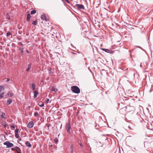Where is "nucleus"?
<instances>
[{
    "mask_svg": "<svg viewBox=\"0 0 153 153\" xmlns=\"http://www.w3.org/2000/svg\"><path fill=\"white\" fill-rule=\"evenodd\" d=\"M72 91L74 93L79 94L80 92V89L78 87L76 86H73L71 87Z\"/></svg>",
    "mask_w": 153,
    "mask_h": 153,
    "instance_id": "nucleus-1",
    "label": "nucleus"
},
{
    "mask_svg": "<svg viewBox=\"0 0 153 153\" xmlns=\"http://www.w3.org/2000/svg\"><path fill=\"white\" fill-rule=\"evenodd\" d=\"M3 144L4 145L7 146V148H9L10 147H13L14 146V145L12 143H11L9 141H7L4 142Z\"/></svg>",
    "mask_w": 153,
    "mask_h": 153,
    "instance_id": "nucleus-2",
    "label": "nucleus"
},
{
    "mask_svg": "<svg viewBox=\"0 0 153 153\" xmlns=\"http://www.w3.org/2000/svg\"><path fill=\"white\" fill-rule=\"evenodd\" d=\"M71 128V123H68L67 124L66 127V128L67 130V132L69 133H70Z\"/></svg>",
    "mask_w": 153,
    "mask_h": 153,
    "instance_id": "nucleus-3",
    "label": "nucleus"
},
{
    "mask_svg": "<svg viewBox=\"0 0 153 153\" xmlns=\"http://www.w3.org/2000/svg\"><path fill=\"white\" fill-rule=\"evenodd\" d=\"M34 124V123L33 121H31L28 123L27 126L29 128H31L33 127Z\"/></svg>",
    "mask_w": 153,
    "mask_h": 153,
    "instance_id": "nucleus-4",
    "label": "nucleus"
},
{
    "mask_svg": "<svg viewBox=\"0 0 153 153\" xmlns=\"http://www.w3.org/2000/svg\"><path fill=\"white\" fill-rule=\"evenodd\" d=\"M76 6L78 8L83 10H84L85 7L84 5L82 4H76Z\"/></svg>",
    "mask_w": 153,
    "mask_h": 153,
    "instance_id": "nucleus-5",
    "label": "nucleus"
},
{
    "mask_svg": "<svg viewBox=\"0 0 153 153\" xmlns=\"http://www.w3.org/2000/svg\"><path fill=\"white\" fill-rule=\"evenodd\" d=\"M34 96L33 97L34 98H36L38 94V92L37 91H33Z\"/></svg>",
    "mask_w": 153,
    "mask_h": 153,
    "instance_id": "nucleus-6",
    "label": "nucleus"
},
{
    "mask_svg": "<svg viewBox=\"0 0 153 153\" xmlns=\"http://www.w3.org/2000/svg\"><path fill=\"white\" fill-rule=\"evenodd\" d=\"M25 144L26 146L27 147H28L29 148L31 146V144L28 141H26L25 142Z\"/></svg>",
    "mask_w": 153,
    "mask_h": 153,
    "instance_id": "nucleus-7",
    "label": "nucleus"
},
{
    "mask_svg": "<svg viewBox=\"0 0 153 153\" xmlns=\"http://www.w3.org/2000/svg\"><path fill=\"white\" fill-rule=\"evenodd\" d=\"M101 49L102 50L105 51V52H106L107 53H110V52H111V51H110L108 49L103 48H101Z\"/></svg>",
    "mask_w": 153,
    "mask_h": 153,
    "instance_id": "nucleus-8",
    "label": "nucleus"
},
{
    "mask_svg": "<svg viewBox=\"0 0 153 153\" xmlns=\"http://www.w3.org/2000/svg\"><path fill=\"white\" fill-rule=\"evenodd\" d=\"M30 17H31V16H30V14L28 13L27 14V22H28L30 21Z\"/></svg>",
    "mask_w": 153,
    "mask_h": 153,
    "instance_id": "nucleus-9",
    "label": "nucleus"
},
{
    "mask_svg": "<svg viewBox=\"0 0 153 153\" xmlns=\"http://www.w3.org/2000/svg\"><path fill=\"white\" fill-rule=\"evenodd\" d=\"M12 101L11 99H9L7 100L6 104L7 105H10L12 102Z\"/></svg>",
    "mask_w": 153,
    "mask_h": 153,
    "instance_id": "nucleus-10",
    "label": "nucleus"
},
{
    "mask_svg": "<svg viewBox=\"0 0 153 153\" xmlns=\"http://www.w3.org/2000/svg\"><path fill=\"white\" fill-rule=\"evenodd\" d=\"M15 136L17 138L19 139L20 140H21V138H20L18 133H15Z\"/></svg>",
    "mask_w": 153,
    "mask_h": 153,
    "instance_id": "nucleus-11",
    "label": "nucleus"
},
{
    "mask_svg": "<svg viewBox=\"0 0 153 153\" xmlns=\"http://www.w3.org/2000/svg\"><path fill=\"white\" fill-rule=\"evenodd\" d=\"M41 18L42 19H45L46 21H47V18L45 17V15H43L41 16Z\"/></svg>",
    "mask_w": 153,
    "mask_h": 153,
    "instance_id": "nucleus-12",
    "label": "nucleus"
},
{
    "mask_svg": "<svg viewBox=\"0 0 153 153\" xmlns=\"http://www.w3.org/2000/svg\"><path fill=\"white\" fill-rule=\"evenodd\" d=\"M31 86L33 90L34 91V90L36 88V85H35V84L33 83L32 84Z\"/></svg>",
    "mask_w": 153,
    "mask_h": 153,
    "instance_id": "nucleus-13",
    "label": "nucleus"
},
{
    "mask_svg": "<svg viewBox=\"0 0 153 153\" xmlns=\"http://www.w3.org/2000/svg\"><path fill=\"white\" fill-rule=\"evenodd\" d=\"M51 90L52 91L56 92L57 91V89L55 87H53L51 88Z\"/></svg>",
    "mask_w": 153,
    "mask_h": 153,
    "instance_id": "nucleus-14",
    "label": "nucleus"
},
{
    "mask_svg": "<svg viewBox=\"0 0 153 153\" xmlns=\"http://www.w3.org/2000/svg\"><path fill=\"white\" fill-rule=\"evenodd\" d=\"M31 65L30 64L28 65V67L27 69V71H29L30 69L31 68Z\"/></svg>",
    "mask_w": 153,
    "mask_h": 153,
    "instance_id": "nucleus-15",
    "label": "nucleus"
},
{
    "mask_svg": "<svg viewBox=\"0 0 153 153\" xmlns=\"http://www.w3.org/2000/svg\"><path fill=\"white\" fill-rule=\"evenodd\" d=\"M16 151L17 153H22L21 150L19 147V148L17 149Z\"/></svg>",
    "mask_w": 153,
    "mask_h": 153,
    "instance_id": "nucleus-16",
    "label": "nucleus"
},
{
    "mask_svg": "<svg viewBox=\"0 0 153 153\" xmlns=\"http://www.w3.org/2000/svg\"><path fill=\"white\" fill-rule=\"evenodd\" d=\"M2 125L3 126H4V127L6 128L7 127V123L6 122H4L2 123Z\"/></svg>",
    "mask_w": 153,
    "mask_h": 153,
    "instance_id": "nucleus-17",
    "label": "nucleus"
},
{
    "mask_svg": "<svg viewBox=\"0 0 153 153\" xmlns=\"http://www.w3.org/2000/svg\"><path fill=\"white\" fill-rule=\"evenodd\" d=\"M4 90V87L1 86H0V93L1 92V91H3Z\"/></svg>",
    "mask_w": 153,
    "mask_h": 153,
    "instance_id": "nucleus-18",
    "label": "nucleus"
},
{
    "mask_svg": "<svg viewBox=\"0 0 153 153\" xmlns=\"http://www.w3.org/2000/svg\"><path fill=\"white\" fill-rule=\"evenodd\" d=\"M1 117L2 118H6L5 117V114L4 113H3L2 115L1 116Z\"/></svg>",
    "mask_w": 153,
    "mask_h": 153,
    "instance_id": "nucleus-19",
    "label": "nucleus"
},
{
    "mask_svg": "<svg viewBox=\"0 0 153 153\" xmlns=\"http://www.w3.org/2000/svg\"><path fill=\"white\" fill-rule=\"evenodd\" d=\"M19 148V147L17 146H16L13 148H12L11 149V150L12 151L14 150V151H16V150L17 149Z\"/></svg>",
    "mask_w": 153,
    "mask_h": 153,
    "instance_id": "nucleus-20",
    "label": "nucleus"
},
{
    "mask_svg": "<svg viewBox=\"0 0 153 153\" xmlns=\"http://www.w3.org/2000/svg\"><path fill=\"white\" fill-rule=\"evenodd\" d=\"M36 12V11L35 10H33L30 13L31 14H33L35 13Z\"/></svg>",
    "mask_w": 153,
    "mask_h": 153,
    "instance_id": "nucleus-21",
    "label": "nucleus"
},
{
    "mask_svg": "<svg viewBox=\"0 0 153 153\" xmlns=\"http://www.w3.org/2000/svg\"><path fill=\"white\" fill-rule=\"evenodd\" d=\"M20 49L21 51V55H23V48H20Z\"/></svg>",
    "mask_w": 153,
    "mask_h": 153,
    "instance_id": "nucleus-22",
    "label": "nucleus"
},
{
    "mask_svg": "<svg viewBox=\"0 0 153 153\" xmlns=\"http://www.w3.org/2000/svg\"><path fill=\"white\" fill-rule=\"evenodd\" d=\"M39 114L37 112H35V113L34 114V116L35 117H37L38 115Z\"/></svg>",
    "mask_w": 153,
    "mask_h": 153,
    "instance_id": "nucleus-23",
    "label": "nucleus"
},
{
    "mask_svg": "<svg viewBox=\"0 0 153 153\" xmlns=\"http://www.w3.org/2000/svg\"><path fill=\"white\" fill-rule=\"evenodd\" d=\"M36 24H37V22H36V21H33L32 23V24L33 25H36Z\"/></svg>",
    "mask_w": 153,
    "mask_h": 153,
    "instance_id": "nucleus-24",
    "label": "nucleus"
},
{
    "mask_svg": "<svg viewBox=\"0 0 153 153\" xmlns=\"http://www.w3.org/2000/svg\"><path fill=\"white\" fill-rule=\"evenodd\" d=\"M11 35V33L10 31L8 32L6 34L7 36H8L10 35Z\"/></svg>",
    "mask_w": 153,
    "mask_h": 153,
    "instance_id": "nucleus-25",
    "label": "nucleus"
},
{
    "mask_svg": "<svg viewBox=\"0 0 153 153\" xmlns=\"http://www.w3.org/2000/svg\"><path fill=\"white\" fill-rule=\"evenodd\" d=\"M4 94V93L0 94V99H1L3 97V95Z\"/></svg>",
    "mask_w": 153,
    "mask_h": 153,
    "instance_id": "nucleus-26",
    "label": "nucleus"
},
{
    "mask_svg": "<svg viewBox=\"0 0 153 153\" xmlns=\"http://www.w3.org/2000/svg\"><path fill=\"white\" fill-rule=\"evenodd\" d=\"M19 131V130L18 129L16 128V130H15V133H18Z\"/></svg>",
    "mask_w": 153,
    "mask_h": 153,
    "instance_id": "nucleus-27",
    "label": "nucleus"
},
{
    "mask_svg": "<svg viewBox=\"0 0 153 153\" xmlns=\"http://www.w3.org/2000/svg\"><path fill=\"white\" fill-rule=\"evenodd\" d=\"M13 95V93H9L8 94V95L10 97H12Z\"/></svg>",
    "mask_w": 153,
    "mask_h": 153,
    "instance_id": "nucleus-28",
    "label": "nucleus"
},
{
    "mask_svg": "<svg viewBox=\"0 0 153 153\" xmlns=\"http://www.w3.org/2000/svg\"><path fill=\"white\" fill-rule=\"evenodd\" d=\"M39 105L41 107H42L44 106V104L43 103H42L41 105L39 104Z\"/></svg>",
    "mask_w": 153,
    "mask_h": 153,
    "instance_id": "nucleus-29",
    "label": "nucleus"
},
{
    "mask_svg": "<svg viewBox=\"0 0 153 153\" xmlns=\"http://www.w3.org/2000/svg\"><path fill=\"white\" fill-rule=\"evenodd\" d=\"M54 141H55V143H57L58 142V140L57 139H55L54 140Z\"/></svg>",
    "mask_w": 153,
    "mask_h": 153,
    "instance_id": "nucleus-30",
    "label": "nucleus"
},
{
    "mask_svg": "<svg viewBox=\"0 0 153 153\" xmlns=\"http://www.w3.org/2000/svg\"><path fill=\"white\" fill-rule=\"evenodd\" d=\"M11 128H12V129H14L15 128V126L14 125H12L11 126Z\"/></svg>",
    "mask_w": 153,
    "mask_h": 153,
    "instance_id": "nucleus-31",
    "label": "nucleus"
},
{
    "mask_svg": "<svg viewBox=\"0 0 153 153\" xmlns=\"http://www.w3.org/2000/svg\"><path fill=\"white\" fill-rule=\"evenodd\" d=\"M19 45H21L22 46H23V45L22 43L21 42H19Z\"/></svg>",
    "mask_w": 153,
    "mask_h": 153,
    "instance_id": "nucleus-32",
    "label": "nucleus"
},
{
    "mask_svg": "<svg viewBox=\"0 0 153 153\" xmlns=\"http://www.w3.org/2000/svg\"><path fill=\"white\" fill-rule=\"evenodd\" d=\"M73 146H71V149H72L71 150V153H73V149H72V148H73Z\"/></svg>",
    "mask_w": 153,
    "mask_h": 153,
    "instance_id": "nucleus-33",
    "label": "nucleus"
},
{
    "mask_svg": "<svg viewBox=\"0 0 153 153\" xmlns=\"http://www.w3.org/2000/svg\"><path fill=\"white\" fill-rule=\"evenodd\" d=\"M49 101V99H48L46 101V103H48V102Z\"/></svg>",
    "mask_w": 153,
    "mask_h": 153,
    "instance_id": "nucleus-34",
    "label": "nucleus"
},
{
    "mask_svg": "<svg viewBox=\"0 0 153 153\" xmlns=\"http://www.w3.org/2000/svg\"><path fill=\"white\" fill-rule=\"evenodd\" d=\"M79 145H80V146L81 147H83V145H82V144L81 143H79Z\"/></svg>",
    "mask_w": 153,
    "mask_h": 153,
    "instance_id": "nucleus-35",
    "label": "nucleus"
},
{
    "mask_svg": "<svg viewBox=\"0 0 153 153\" xmlns=\"http://www.w3.org/2000/svg\"><path fill=\"white\" fill-rule=\"evenodd\" d=\"M10 80V79L9 78H7V80H6V82H8Z\"/></svg>",
    "mask_w": 153,
    "mask_h": 153,
    "instance_id": "nucleus-36",
    "label": "nucleus"
},
{
    "mask_svg": "<svg viewBox=\"0 0 153 153\" xmlns=\"http://www.w3.org/2000/svg\"><path fill=\"white\" fill-rule=\"evenodd\" d=\"M65 1H66V2L68 3H69V1L68 0H65Z\"/></svg>",
    "mask_w": 153,
    "mask_h": 153,
    "instance_id": "nucleus-37",
    "label": "nucleus"
},
{
    "mask_svg": "<svg viewBox=\"0 0 153 153\" xmlns=\"http://www.w3.org/2000/svg\"><path fill=\"white\" fill-rule=\"evenodd\" d=\"M26 52H27V53L28 54L29 53V52L27 50H26Z\"/></svg>",
    "mask_w": 153,
    "mask_h": 153,
    "instance_id": "nucleus-38",
    "label": "nucleus"
},
{
    "mask_svg": "<svg viewBox=\"0 0 153 153\" xmlns=\"http://www.w3.org/2000/svg\"><path fill=\"white\" fill-rule=\"evenodd\" d=\"M126 126H128V128H130V126H127V125H126Z\"/></svg>",
    "mask_w": 153,
    "mask_h": 153,
    "instance_id": "nucleus-39",
    "label": "nucleus"
},
{
    "mask_svg": "<svg viewBox=\"0 0 153 153\" xmlns=\"http://www.w3.org/2000/svg\"><path fill=\"white\" fill-rule=\"evenodd\" d=\"M142 66V65H141V63H140V67H141Z\"/></svg>",
    "mask_w": 153,
    "mask_h": 153,
    "instance_id": "nucleus-40",
    "label": "nucleus"
},
{
    "mask_svg": "<svg viewBox=\"0 0 153 153\" xmlns=\"http://www.w3.org/2000/svg\"><path fill=\"white\" fill-rule=\"evenodd\" d=\"M134 150H136V149H135V148H134Z\"/></svg>",
    "mask_w": 153,
    "mask_h": 153,
    "instance_id": "nucleus-41",
    "label": "nucleus"
},
{
    "mask_svg": "<svg viewBox=\"0 0 153 153\" xmlns=\"http://www.w3.org/2000/svg\"><path fill=\"white\" fill-rule=\"evenodd\" d=\"M125 128H126V129H127V128L125 126Z\"/></svg>",
    "mask_w": 153,
    "mask_h": 153,
    "instance_id": "nucleus-42",
    "label": "nucleus"
},
{
    "mask_svg": "<svg viewBox=\"0 0 153 153\" xmlns=\"http://www.w3.org/2000/svg\"><path fill=\"white\" fill-rule=\"evenodd\" d=\"M151 86L152 87V85H151Z\"/></svg>",
    "mask_w": 153,
    "mask_h": 153,
    "instance_id": "nucleus-43",
    "label": "nucleus"
}]
</instances>
